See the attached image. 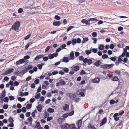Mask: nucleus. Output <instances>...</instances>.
Returning a JSON list of instances; mask_svg holds the SVG:
<instances>
[{"instance_id":"nucleus-1","label":"nucleus","mask_w":129,"mask_h":129,"mask_svg":"<svg viewBox=\"0 0 129 129\" xmlns=\"http://www.w3.org/2000/svg\"><path fill=\"white\" fill-rule=\"evenodd\" d=\"M20 24V22L19 21H16L12 26L10 29H14L15 30H18Z\"/></svg>"},{"instance_id":"nucleus-2","label":"nucleus","mask_w":129,"mask_h":129,"mask_svg":"<svg viewBox=\"0 0 129 129\" xmlns=\"http://www.w3.org/2000/svg\"><path fill=\"white\" fill-rule=\"evenodd\" d=\"M76 93L77 95H79L82 96H84L85 95V89H79L76 91Z\"/></svg>"},{"instance_id":"nucleus-3","label":"nucleus","mask_w":129,"mask_h":129,"mask_svg":"<svg viewBox=\"0 0 129 129\" xmlns=\"http://www.w3.org/2000/svg\"><path fill=\"white\" fill-rule=\"evenodd\" d=\"M114 65L113 64H105L104 65H102L101 66V68L104 69H109L111 68Z\"/></svg>"},{"instance_id":"nucleus-4","label":"nucleus","mask_w":129,"mask_h":129,"mask_svg":"<svg viewBox=\"0 0 129 129\" xmlns=\"http://www.w3.org/2000/svg\"><path fill=\"white\" fill-rule=\"evenodd\" d=\"M71 124H69L66 123V124L62 125L61 126V129H70L71 128Z\"/></svg>"},{"instance_id":"nucleus-5","label":"nucleus","mask_w":129,"mask_h":129,"mask_svg":"<svg viewBox=\"0 0 129 129\" xmlns=\"http://www.w3.org/2000/svg\"><path fill=\"white\" fill-rule=\"evenodd\" d=\"M68 96H69L70 98L72 100H74L75 99L76 97V95L75 94H73L70 93H67V94Z\"/></svg>"},{"instance_id":"nucleus-6","label":"nucleus","mask_w":129,"mask_h":129,"mask_svg":"<svg viewBox=\"0 0 129 129\" xmlns=\"http://www.w3.org/2000/svg\"><path fill=\"white\" fill-rule=\"evenodd\" d=\"M14 70V69L13 68L9 69L8 70L6 71L5 72L2 74V75H5L9 74L13 72Z\"/></svg>"},{"instance_id":"nucleus-7","label":"nucleus","mask_w":129,"mask_h":129,"mask_svg":"<svg viewBox=\"0 0 129 129\" xmlns=\"http://www.w3.org/2000/svg\"><path fill=\"white\" fill-rule=\"evenodd\" d=\"M83 62L85 63H87L88 65H90L92 63V60L91 59H88L85 58L84 59Z\"/></svg>"},{"instance_id":"nucleus-8","label":"nucleus","mask_w":129,"mask_h":129,"mask_svg":"<svg viewBox=\"0 0 129 129\" xmlns=\"http://www.w3.org/2000/svg\"><path fill=\"white\" fill-rule=\"evenodd\" d=\"M59 81L58 82L60 86L64 85L66 84V82L61 78H60L58 79Z\"/></svg>"},{"instance_id":"nucleus-9","label":"nucleus","mask_w":129,"mask_h":129,"mask_svg":"<svg viewBox=\"0 0 129 129\" xmlns=\"http://www.w3.org/2000/svg\"><path fill=\"white\" fill-rule=\"evenodd\" d=\"M58 54L56 52L54 53L53 54H50L48 55V57L50 59H53L54 57H56L58 56Z\"/></svg>"},{"instance_id":"nucleus-10","label":"nucleus","mask_w":129,"mask_h":129,"mask_svg":"<svg viewBox=\"0 0 129 129\" xmlns=\"http://www.w3.org/2000/svg\"><path fill=\"white\" fill-rule=\"evenodd\" d=\"M70 59H69L67 57H64L63 59H61L60 61H61V62H64L66 63H67L70 60Z\"/></svg>"},{"instance_id":"nucleus-11","label":"nucleus","mask_w":129,"mask_h":129,"mask_svg":"<svg viewBox=\"0 0 129 129\" xmlns=\"http://www.w3.org/2000/svg\"><path fill=\"white\" fill-rule=\"evenodd\" d=\"M81 22L85 24L86 25H90V23L89 22L88 20H87L85 19H82L81 20Z\"/></svg>"},{"instance_id":"nucleus-12","label":"nucleus","mask_w":129,"mask_h":129,"mask_svg":"<svg viewBox=\"0 0 129 129\" xmlns=\"http://www.w3.org/2000/svg\"><path fill=\"white\" fill-rule=\"evenodd\" d=\"M25 61L23 58L22 59L16 61V64H20L23 63Z\"/></svg>"},{"instance_id":"nucleus-13","label":"nucleus","mask_w":129,"mask_h":129,"mask_svg":"<svg viewBox=\"0 0 129 129\" xmlns=\"http://www.w3.org/2000/svg\"><path fill=\"white\" fill-rule=\"evenodd\" d=\"M72 70L75 71H77L79 69V67L77 66L73 65L72 67Z\"/></svg>"},{"instance_id":"nucleus-14","label":"nucleus","mask_w":129,"mask_h":129,"mask_svg":"<svg viewBox=\"0 0 129 129\" xmlns=\"http://www.w3.org/2000/svg\"><path fill=\"white\" fill-rule=\"evenodd\" d=\"M101 61L100 60H99L97 61L96 62H95L94 63V64L96 66L99 67L101 66Z\"/></svg>"},{"instance_id":"nucleus-15","label":"nucleus","mask_w":129,"mask_h":129,"mask_svg":"<svg viewBox=\"0 0 129 129\" xmlns=\"http://www.w3.org/2000/svg\"><path fill=\"white\" fill-rule=\"evenodd\" d=\"M100 78L99 77L95 78L92 80L93 82L95 83H99L100 81Z\"/></svg>"},{"instance_id":"nucleus-16","label":"nucleus","mask_w":129,"mask_h":129,"mask_svg":"<svg viewBox=\"0 0 129 129\" xmlns=\"http://www.w3.org/2000/svg\"><path fill=\"white\" fill-rule=\"evenodd\" d=\"M118 114L117 113H115L113 117L114 118V120L115 121H117L119 120V117H118Z\"/></svg>"},{"instance_id":"nucleus-17","label":"nucleus","mask_w":129,"mask_h":129,"mask_svg":"<svg viewBox=\"0 0 129 129\" xmlns=\"http://www.w3.org/2000/svg\"><path fill=\"white\" fill-rule=\"evenodd\" d=\"M61 23L60 21H57L54 22L53 23V25L54 26H58L60 25Z\"/></svg>"},{"instance_id":"nucleus-18","label":"nucleus","mask_w":129,"mask_h":129,"mask_svg":"<svg viewBox=\"0 0 129 129\" xmlns=\"http://www.w3.org/2000/svg\"><path fill=\"white\" fill-rule=\"evenodd\" d=\"M37 107V108L39 112H41L42 111V108L41 105H38Z\"/></svg>"},{"instance_id":"nucleus-19","label":"nucleus","mask_w":129,"mask_h":129,"mask_svg":"<svg viewBox=\"0 0 129 129\" xmlns=\"http://www.w3.org/2000/svg\"><path fill=\"white\" fill-rule=\"evenodd\" d=\"M87 20H88V21H89V22L90 21L91 22H94V21H97L98 20H97L96 19L94 18H92L90 19H87Z\"/></svg>"},{"instance_id":"nucleus-20","label":"nucleus","mask_w":129,"mask_h":129,"mask_svg":"<svg viewBox=\"0 0 129 129\" xmlns=\"http://www.w3.org/2000/svg\"><path fill=\"white\" fill-rule=\"evenodd\" d=\"M69 106L67 104H65L64 106H63V109L64 110H67L69 109Z\"/></svg>"},{"instance_id":"nucleus-21","label":"nucleus","mask_w":129,"mask_h":129,"mask_svg":"<svg viewBox=\"0 0 129 129\" xmlns=\"http://www.w3.org/2000/svg\"><path fill=\"white\" fill-rule=\"evenodd\" d=\"M44 56V55H40L37 56L35 58V60H37L39 59L40 58H42Z\"/></svg>"},{"instance_id":"nucleus-22","label":"nucleus","mask_w":129,"mask_h":129,"mask_svg":"<svg viewBox=\"0 0 129 129\" xmlns=\"http://www.w3.org/2000/svg\"><path fill=\"white\" fill-rule=\"evenodd\" d=\"M77 123L78 128H79L81 126V124L82 123V120L81 119L78 120L77 122Z\"/></svg>"},{"instance_id":"nucleus-23","label":"nucleus","mask_w":129,"mask_h":129,"mask_svg":"<svg viewBox=\"0 0 129 129\" xmlns=\"http://www.w3.org/2000/svg\"><path fill=\"white\" fill-rule=\"evenodd\" d=\"M70 56L71 57V58L70 59H73L74 58V53L71 52L70 53Z\"/></svg>"},{"instance_id":"nucleus-24","label":"nucleus","mask_w":129,"mask_h":129,"mask_svg":"<svg viewBox=\"0 0 129 129\" xmlns=\"http://www.w3.org/2000/svg\"><path fill=\"white\" fill-rule=\"evenodd\" d=\"M71 125V129H79L78 128H77L76 127L75 124H72Z\"/></svg>"},{"instance_id":"nucleus-25","label":"nucleus","mask_w":129,"mask_h":129,"mask_svg":"<svg viewBox=\"0 0 129 129\" xmlns=\"http://www.w3.org/2000/svg\"><path fill=\"white\" fill-rule=\"evenodd\" d=\"M112 79L113 81H117L119 80V79L116 76L113 77H112Z\"/></svg>"},{"instance_id":"nucleus-26","label":"nucleus","mask_w":129,"mask_h":129,"mask_svg":"<svg viewBox=\"0 0 129 129\" xmlns=\"http://www.w3.org/2000/svg\"><path fill=\"white\" fill-rule=\"evenodd\" d=\"M22 71V74H21V75H23L24 74H25L26 72H27L28 71L26 68H24V69Z\"/></svg>"},{"instance_id":"nucleus-27","label":"nucleus","mask_w":129,"mask_h":129,"mask_svg":"<svg viewBox=\"0 0 129 129\" xmlns=\"http://www.w3.org/2000/svg\"><path fill=\"white\" fill-rule=\"evenodd\" d=\"M77 43L76 39H73L72 40V44L73 45H74Z\"/></svg>"},{"instance_id":"nucleus-28","label":"nucleus","mask_w":129,"mask_h":129,"mask_svg":"<svg viewBox=\"0 0 129 129\" xmlns=\"http://www.w3.org/2000/svg\"><path fill=\"white\" fill-rule=\"evenodd\" d=\"M48 112L50 113H53L54 112V110L52 108H49L47 110Z\"/></svg>"},{"instance_id":"nucleus-29","label":"nucleus","mask_w":129,"mask_h":129,"mask_svg":"<svg viewBox=\"0 0 129 129\" xmlns=\"http://www.w3.org/2000/svg\"><path fill=\"white\" fill-rule=\"evenodd\" d=\"M6 91L5 90H4L2 91V92L1 93V96H2V98H4L6 95Z\"/></svg>"},{"instance_id":"nucleus-30","label":"nucleus","mask_w":129,"mask_h":129,"mask_svg":"<svg viewBox=\"0 0 129 129\" xmlns=\"http://www.w3.org/2000/svg\"><path fill=\"white\" fill-rule=\"evenodd\" d=\"M91 52V49H90L89 50H87L85 51V52L86 53V54L87 55H89L90 54Z\"/></svg>"},{"instance_id":"nucleus-31","label":"nucleus","mask_w":129,"mask_h":129,"mask_svg":"<svg viewBox=\"0 0 129 129\" xmlns=\"http://www.w3.org/2000/svg\"><path fill=\"white\" fill-rule=\"evenodd\" d=\"M31 106L32 104H29L27 105L26 106V108L28 109H29L31 107Z\"/></svg>"},{"instance_id":"nucleus-32","label":"nucleus","mask_w":129,"mask_h":129,"mask_svg":"<svg viewBox=\"0 0 129 129\" xmlns=\"http://www.w3.org/2000/svg\"><path fill=\"white\" fill-rule=\"evenodd\" d=\"M27 70L32 69L33 68V66L32 65H29L27 68H26Z\"/></svg>"},{"instance_id":"nucleus-33","label":"nucleus","mask_w":129,"mask_h":129,"mask_svg":"<svg viewBox=\"0 0 129 129\" xmlns=\"http://www.w3.org/2000/svg\"><path fill=\"white\" fill-rule=\"evenodd\" d=\"M83 39V41H82L83 43H84L88 41V39L87 38H84Z\"/></svg>"},{"instance_id":"nucleus-34","label":"nucleus","mask_w":129,"mask_h":129,"mask_svg":"<svg viewBox=\"0 0 129 129\" xmlns=\"http://www.w3.org/2000/svg\"><path fill=\"white\" fill-rule=\"evenodd\" d=\"M102 58L103 59L109 58L108 57V55L106 54L103 55L102 56Z\"/></svg>"},{"instance_id":"nucleus-35","label":"nucleus","mask_w":129,"mask_h":129,"mask_svg":"<svg viewBox=\"0 0 129 129\" xmlns=\"http://www.w3.org/2000/svg\"><path fill=\"white\" fill-rule=\"evenodd\" d=\"M104 46L103 45H99V49L101 50H103L104 49Z\"/></svg>"},{"instance_id":"nucleus-36","label":"nucleus","mask_w":129,"mask_h":129,"mask_svg":"<svg viewBox=\"0 0 129 129\" xmlns=\"http://www.w3.org/2000/svg\"><path fill=\"white\" fill-rule=\"evenodd\" d=\"M91 51L92 50V52L94 53H96L97 51V50L96 49L93 48L92 47L90 48Z\"/></svg>"},{"instance_id":"nucleus-37","label":"nucleus","mask_w":129,"mask_h":129,"mask_svg":"<svg viewBox=\"0 0 129 129\" xmlns=\"http://www.w3.org/2000/svg\"><path fill=\"white\" fill-rule=\"evenodd\" d=\"M52 46H48L47 47L46 49H45V52H47L49 49L50 48L52 47Z\"/></svg>"},{"instance_id":"nucleus-38","label":"nucleus","mask_w":129,"mask_h":129,"mask_svg":"<svg viewBox=\"0 0 129 129\" xmlns=\"http://www.w3.org/2000/svg\"><path fill=\"white\" fill-rule=\"evenodd\" d=\"M44 99L45 98L44 96H41L40 98V100H39V101H41L42 102H43L44 101Z\"/></svg>"},{"instance_id":"nucleus-39","label":"nucleus","mask_w":129,"mask_h":129,"mask_svg":"<svg viewBox=\"0 0 129 129\" xmlns=\"http://www.w3.org/2000/svg\"><path fill=\"white\" fill-rule=\"evenodd\" d=\"M115 103V101L113 100H111L110 101V104L111 105L114 104Z\"/></svg>"},{"instance_id":"nucleus-40","label":"nucleus","mask_w":129,"mask_h":129,"mask_svg":"<svg viewBox=\"0 0 129 129\" xmlns=\"http://www.w3.org/2000/svg\"><path fill=\"white\" fill-rule=\"evenodd\" d=\"M84 59V57L82 56H80L79 57V60L82 61H83V62Z\"/></svg>"},{"instance_id":"nucleus-41","label":"nucleus","mask_w":129,"mask_h":129,"mask_svg":"<svg viewBox=\"0 0 129 129\" xmlns=\"http://www.w3.org/2000/svg\"><path fill=\"white\" fill-rule=\"evenodd\" d=\"M9 121V122L11 123L12 122H13L14 120H13V119H12L11 117H10L8 119Z\"/></svg>"},{"instance_id":"nucleus-42","label":"nucleus","mask_w":129,"mask_h":129,"mask_svg":"<svg viewBox=\"0 0 129 129\" xmlns=\"http://www.w3.org/2000/svg\"><path fill=\"white\" fill-rule=\"evenodd\" d=\"M16 77L15 76H12L11 78V79L13 81H14L16 80Z\"/></svg>"},{"instance_id":"nucleus-43","label":"nucleus","mask_w":129,"mask_h":129,"mask_svg":"<svg viewBox=\"0 0 129 129\" xmlns=\"http://www.w3.org/2000/svg\"><path fill=\"white\" fill-rule=\"evenodd\" d=\"M9 101V98L8 97H5L4 99V102H8Z\"/></svg>"},{"instance_id":"nucleus-44","label":"nucleus","mask_w":129,"mask_h":129,"mask_svg":"<svg viewBox=\"0 0 129 129\" xmlns=\"http://www.w3.org/2000/svg\"><path fill=\"white\" fill-rule=\"evenodd\" d=\"M69 115L68 113H66L63 115L62 117L64 118H66Z\"/></svg>"},{"instance_id":"nucleus-45","label":"nucleus","mask_w":129,"mask_h":129,"mask_svg":"<svg viewBox=\"0 0 129 129\" xmlns=\"http://www.w3.org/2000/svg\"><path fill=\"white\" fill-rule=\"evenodd\" d=\"M54 18L56 20H59L60 19V16L58 15H56L54 17Z\"/></svg>"},{"instance_id":"nucleus-46","label":"nucleus","mask_w":129,"mask_h":129,"mask_svg":"<svg viewBox=\"0 0 129 129\" xmlns=\"http://www.w3.org/2000/svg\"><path fill=\"white\" fill-rule=\"evenodd\" d=\"M41 96V94L40 93H39L37 95H36L35 96V98L36 99H39Z\"/></svg>"},{"instance_id":"nucleus-47","label":"nucleus","mask_w":129,"mask_h":129,"mask_svg":"<svg viewBox=\"0 0 129 129\" xmlns=\"http://www.w3.org/2000/svg\"><path fill=\"white\" fill-rule=\"evenodd\" d=\"M86 72H85L84 70H82L80 72V74L81 75L86 74Z\"/></svg>"},{"instance_id":"nucleus-48","label":"nucleus","mask_w":129,"mask_h":129,"mask_svg":"<svg viewBox=\"0 0 129 129\" xmlns=\"http://www.w3.org/2000/svg\"><path fill=\"white\" fill-rule=\"evenodd\" d=\"M40 123L39 122H37L36 123V125L35 128L39 127L40 126Z\"/></svg>"},{"instance_id":"nucleus-49","label":"nucleus","mask_w":129,"mask_h":129,"mask_svg":"<svg viewBox=\"0 0 129 129\" xmlns=\"http://www.w3.org/2000/svg\"><path fill=\"white\" fill-rule=\"evenodd\" d=\"M41 86H40L37 89V93H38L39 92H41Z\"/></svg>"},{"instance_id":"nucleus-50","label":"nucleus","mask_w":129,"mask_h":129,"mask_svg":"<svg viewBox=\"0 0 129 129\" xmlns=\"http://www.w3.org/2000/svg\"><path fill=\"white\" fill-rule=\"evenodd\" d=\"M21 110L23 112L25 113L26 112V110L25 107H23L22 108Z\"/></svg>"},{"instance_id":"nucleus-51","label":"nucleus","mask_w":129,"mask_h":129,"mask_svg":"<svg viewBox=\"0 0 129 129\" xmlns=\"http://www.w3.org/2000/svg\"><path fill=\"white\" fill-rule=\"evenodd\" d=\"M30 56L29 55H26L24 56L23 59H28L29 58Z\"/></svg>"},{"instance_id":"nucleus-52","label":"nucleus","mask_w":129,"mask_h":129,"mask_svg":"<svg viewBox=\"0 0 129 129\" xmlns=\"http://www.w3.org/2000/svg\"><path fill=\"white\" fill-rule=\"evenodd\" d=\"M74 27L73 26H70L68 27L67 29V30L68 31H69L71 29L74 28Z\"/></svg>"},{"instance_id":"nucleus-53","label":"nucleus","mask_w":129,"mask_h":129,"mask_svg":"<svg viewBox=\"0 0 129 129\" xmlns=\"http://www.w3.org/2000/svg\"><path fill=\"white\" fill-rule=\"evenodd\" d=\"M63 70L65 72H68L69 71V70L68 68H64Z\"/></svg>"},{"instance_id":"nucleus-54","label":"nucleus","mask_w":129,"mask_h":129,"mask_svg":"<svg viewBox=\"0 0 129 129\" xmlns=\"http://www.w3.org/2000/svg\"><path fill=\"white\" fill-rule=\"evenodd\" d=\"M49 115L48 113L47 112L45 111V118H46Z\"/></svg>"},{"instance_id":"nucleus-55","label":"nucleus","mask_w":129,"mask_h":129,"mask_svg":"<svg viewBox=\"0 0 129 129\" xmlns=\"http://www.w3.org/2000/svg\"><path fill=\"white\" fill-rule=\"evenodd\" d=\"M19 84V83L17 81H16L14 83V86H18Z\"/></svg>"},{"instance_id":"nucleus-56","label":"nucleus","mask_w":129,"mask_h":129,"mask_svg":"<svg viewBox=\"0 0 129 129\" xmlns=\"http://www.w3.org/2000/svg\"><path fill=\"white\" fill-rule=\"evenodd\" d=\"M76 40L77 43H80L81 42V40L79 38H78L77 40L76 39Z\"/></svg>"},{"instance_id":"nucleus-57","label":"nucleus","mask_w":129,"mask_h":129,"mask_svg":"<svg viewBox=\"0 0 129 129\" xmlns=\"http://www.w3.org/2000/svg\"><path fill=\"white\" fill-rule=\"evenodd\" d=\"M31 79V77L30 76H29L25 80V81H29Z\"/></svg>"},{"instance_id":"nucleus-58","label":"nucleus","mask_w":129,"mask_h":129,"mask_svg":"<svg viewBox=\"0 0 129 129\" xmlns=\"http://www.w3.org/2000/svg\"><path fill=\"white\" fill-rule=\"evenodd\" d=\"M30 36H31V35H30V34L28 35L27 36H26V37H25L24 39L25 40H27V39H28L29 38V37H30Z\"/></svg>"},{"instance_id":"nucleus-59","label":"nucleus","mask_w":129,"mask_h":129,"mask_svg":"<svg viewBox=\"0 0 129 129\" xmlns=\"http://www.w3.org/2000/svg\"><path fill=\"white\" fill-rule=\"evenodd\" d=\"M43 60L45 61H46L48 59V58L47 56H45L43 58Z\"/></svg>"},{"instance_id":"nucleus-60","label":"nucleus","mask_w":129,"mask_h":129,"mask_svg":"<svg viewBox=\"0 0 129 129\" xmlns=\"http://www.w3.org/2000/svg\"><path fill=\"white\" fill-rule=\"evenodd\" d=\"M39 82V80L37 79H36L34 81L35 83L36 84H38Z\"/></svg>"},{"instance_id":"nucleus-61","label":"nucleus","mask_w":129,"mask_h":129,"mask_svg":"<svg viewBox=\"0 0 129 129\" xmlns=\"http://www.w3.org/2000/svg\"><path fill=\"white\" fill-rule=\"evenodd\" d=\"M110 59L114 61H115L116 60V58H115V57H111L110 58H109Z\"/></svg>"},{"instance_id":"nucleus-62","label":"nucleus","mask_w":129,"mask_h":129,"mask_svg":"<svg viewBox=\"0 0 129 129\" xmlns=\"http://www.w3.org/2000/svg\"><path fill=\"white\" fill-rule=\"evenodd\" d=\"M9 98L10 100L11 101L14 100L15 99L14 97L13 96H10Z\"/></svg>"},{"instance_id":"nucleus-63","label":"nucleus","mask_w":129,"mask_h":129,"mask_svg":"<svg viewBox=\"0 0 129 129\" xmlns=\"http://www.w3.org/2000/svg\"><path fill=\"white\" fill-rule=\"evenodd\" d=\"M66 46V45L65 44H63L62 46H61L60 47L62 49L63 48H64Z\"/></svg>"},{"instance_id":"nucleus-64","label":"nucleus","mask_w":129,"mask_h":129,"mask_svg":"<svg viewBox=\"0 0 129 129\" xmlns=\"http://www.w3.org/2000/svg\"><path fill=\"white\" fill-rule=\"evenodd\" d=\"M23 10L21 8H19L18 10V12L19 13H21L23 12Z\"/></svg>"}]
</instances>
